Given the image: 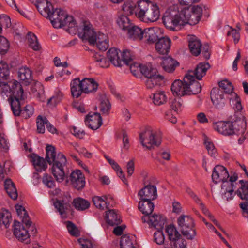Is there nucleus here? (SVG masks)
I'll return each mask as SVG.
<instances>
[{
    "label": "nucleus",
    "mask_w": 248,
    "mask_h": 248,
    "mask_svg": "<svg viewBox=\"0 0 248 248\" xmlns=\"http://www.w3.org/2000/svg\"><path fill=\"white\" fill-rule=\"evenodd\" d=\"M241 187L237 191L238 196L242 200H248V182L243 180H240Z\"/></svg>",
    "instance_id": "c03bdc74"
},
{
    "label": "nucleus",
    "mask_w": 248,
    "mask_h": 248,
    "mask_svg": "<svg viewBox=\"0 0 248 248\" xmlns=\"http://www.w3.org/2000/svg\"><path fill=\"white\" fill-rule=\"evenodd\" d=\"M136 16L144 22L156 21L160 16V11L156 4L147 0L138 1Z\"/></svg>",
    "instance_id": "f03ea898"
},
{
    "label": "nucleus",
    "mask_w": 248,
    "mask_h": 248,
    "mask_svg": "<svg viewBox=\"0 0 248 248\" xmlns=\"http://www.w3.org/2000/svg\"><path fill=\"white\" fill-rule=\"evenodd\" d=\"M141 219L143 223L147 222L156 230H163L166 223V218L160 215L154 214L151 216H143Z\"/></svg>",
    "instance_id": "4468645a"
},
{
    "label": "nucleus",
    "mask_w": 248,
    "mask_h": 248,
    "mask_svg": "<svg viewBox=\"0 0 248 248\" xmlns=\"http://www.w3.org/2000/svg\"><path fill=\"white\" fill-rule=\"evenodd\" d=\"M0 149H2L5 152L9 150V142L6 135L3 133H0Z\"/></svg>",
    "instance_id": "69168bd1"
},
{
    "label": "nucleus",
    "mask_w": 248,
    "mask_h": 248,
    "mask_svg": "<svg viewBox=\"0 0 248 248\" xmlns=\"http://www.w3.org/2000/svg\"><path fill=\"white\" fill-rule=\"evenodd\" d=\"M12 220L10 213L6 212L2 213L0 217V225H3L6 228L9 227L10 223Z\"/></svg>",
    "instance_id": "680f3d73"
},
{
    "label": "nucleus",
    "mask_w": 248,
    "mask_h": 248,
    "mask_svg": "<svg viewBox=\"0 0 248 248\" xmlns=\"http://www.w3.org/2000/svg\"><path fill=\"white\" fill-rule=\"evenodd\" d=\"M36 7L40 14L49 19L55 11L52 3L48 0H36Z\"/></svg>",
    "instance_id": "dca6fc26"
},
{
    "label": "nucleus",
    "mask_w": 248,
    "mask_h": 248,
    "mask_svg": "<svg viewBox=\"0 0 248 248\" xmlns=\"http://www.w3.org/2000/svg\"><path fill=\"white\" fill-rule=\"evenodd\" d=\"M204 144L209 155L212 157H215L217 155V151L212 140L205 137L204 139Z\"/></svg>",
    "instance_id": "de8ad7c7"
},
{
    "label": "nucleus",
    "mask_w": 248,
    "mask_h": 248,
    "mask_svg": "<svg viewBox=\"0 0 248 248\" xmlns=\"http://www.w3.org/2000/svg\"><path fill=\"white\" fill-rule=\"evenodd\" d=\"M140 141L142 145L148 149L152 147L158 146L161 141V137L159 132L146 130L140 135Z\"/></svg>",
    "instance_id": "423d86ee"
},
{
    "label": "nucleus",
    "mask_w": 248,
    "mask_h": 248,
    "mask_svg": "<svg viewBox=\"0 0 248 248\" xmlns=\"http://www.w3.org/2000/svg\"><path fill=\"white\" fill-rule=\"evenodd\" d=\"M10 47L8 40L4 36L0 35V54L1 55L7 53Z\"/></svg>",
    "instance_id": "6e6d98bb"
},
{
    "label": "nucleus",
    "mask_w": 248,
    "mask_h": 248,
    "mask_svg": "<svg viewBox=\"0 0 248 248\" xmlns=\"http://www.w3.org/2000/svg\"><path fill=\"white\" fill-rule=\"evenodd\" d=\"M107 57L111 62L115 66H122V60L119 56V50L111 48L107 52Z\"/></svg>",
    "instance_id": "72a5a7b5"
},
{
    "label": "nucleus",
    "mask_w": 248,
    "mask_h": 248,
    "mask_svg": "<svg viewBox=\"0 0 248 248\" xmlns=\"http://www.w3.org/2000/svg\"><path fill=\"white\" fill-rule=\"evenodd\" d=\"M86 125L92 130H96L102 124L100 114L97 112H90L85 119Z\"/></svg>",
    "instance_id": "a211bd4d"
},
{
    "label": "nucleus",
    "mask_w": 248,
    "mask_h": 248,
    "mask_svg": "<svg viewBox=\"0 0 248 248\" xmlns=\"http://www.w3.org/2000/svg\"><path fill=\"white\" fill-rule=\"evenodd\" d=\"M218 86L219 88L221 89L220 90L223 91L225 95H230L232 97V93H235L233 92L234 88L232 83L227 79L219 82Z\"/></svg>",
    "instance_id": "4c0bfd02"
},
{
    "label": "nucleus",
    "mask_w": 248,
    "mask_h": 248,
    "mask_svg": "<svg viewBox=\"0 0 248 248\" xmlns=\"http://www.w3.org/2000/svg\"><path fill=\"white\" fill-rule=\"evenodd\" d=\"M42 182L49 188H53L55 186V182L53 177L46 173L44 174Z\"/></svg>",
    "instance_id": "052dcab7"
},
{
    "label": "nucleus",
    "mask_w": 248,
    "mask_h": 248,
    "mask_svg": "<svg viewBox=\"0 0 248 248\" xmlns=\"http://www.w3.org/2000/svg\"><path fill=\"white\" fill-rule=\"evenodd\" d=\"M184 80L186 82L187 94H197L201 92L202 85L195 80L194 77L189 73H187L184 78Z\"/></svg>",
    "instance_id": "2eb2a0df"
},
{
    "label": "nucleus",
    "mask_w": 248,
    "mask_h": 248,
    "mask_svg": "<svg viewBox=\"0 0 248 248\" xmlns=\"http://www.w3.org/2000/svg\"><path fill=\"white\" fill-rule=\"evenodd\" d=\"M13 233L18 240L26 244L30 242L29 231L25 228L22 223L16 220L14 222Z\"/></svg>",
    "instance_id": "ddd939ff"
},
{
    "label": "nucleus",
    "mask_w": 248,
    "mask_h": 248,
    "mask_svg": "<svg viewBox=\"0 0 248 248\" xmlns=\"http://www.w3.org/2000/svg\"><path fill=\"white\" fill-rule=\"evenodd\" d=\"M230 101L231 104L233 105L235 113L241 114L243 107L240 97L236 93H233L232 96L230 98Z\"/></svg>",
    "instance_id": "37998d69"
},
{
    "label": "nucleus",
    "mask_w": 248,
    "mask_h": 248,
    "mask_svg": "<svg viewBox=\"0 0 248 248\" xmlns=\"http://www.w3.org/2000/svg\"><path fill=\"white\" fill-rule=\"evenodd\" d=\"M69 205V203L64 200H57L54 202L55 208L62 216L66 214V210H67Z\"/></svg>",
    "instance_id": "3c124183"
},
{
    "label": "nucleus",
    "mask_w": 248,
    "mask_h": 248,
    "mask_svg": "<svg viewBox=\"0 0 248 248\" xmlns=\"http://www.w3.org/2000/svg\"><path fill=\"white\" fill-rule=\"evenodd\" d=\"M153 100L155 105L159 106L167 101V97L164 92L159 91L154 94Z\"/></svg>",
    "instance_id": "8fccbe9b"
},
{
    "label": "nucleus",
    "mask_w": 248,
    "mask_h": 248,
    "mask_svg": "<svg viewBox=\"0 0 248 248\" xmlns=\"http://www.w3.org/2000/svg\"><path fill=\"white\" fill-rule=\"evenodd\" d=\"M154 233V241L158 245H161L164 242L165 237L163 233V230H156Z\"/></svg>",
    "instance_id": "774afa93"
},
{
    "label": "nucleus",
    "mask_w": 248,
    "mask_h": 248,
    "mask_svg": "<svg viewBox=\"0 0 248 248\" xmlns=\"http://www.w3.org/2000/svg\"><path fill=\"white\" fill-rule=\"evenodd\" d=\"M169 104L171 108L175 112H178L181 111L182 106V100L181 98L170 99Z\"/></svg>",
    "instance_id": "e2e57ef3"
},
{
    "label": "nucleus",
    "mask_w": 248,
    "mask_h": 248,
    "mask_svg": "<svg viewBox=\"0 0 248 248\" xmlns=\"http://www.w3.org/2000/svg\"><path fill=\"white\" fill-rule=\"evenodd\" d=\"M232 121H218L213 124L215 130L225 136L232 135Z\"/></svg>",
    "instance_id": "6ab92c4d"
},
{
    "label": "nucleus",
    "mask_w": 248,
    "mask_h": 248,
    "mask_svg": "<svg viewBox=\"0 0 248 248\" xmlns=\"http://www.w3.org/2000/svg\"><path fill=\"white\" fill-rule=\"evenodd\" d=\"M69 180L72 186L78 190H81L85 186V177L80 170L73 171L69 176Z\"/></svg>",
    "instance_id": "f8f14e48"
},
{
    "label": "nucleus",
    "mask_w": 248,
    "mask_h": 248,
    "mask_svg": "<svg viewBox=\"0 0 248 248\" xmlns=\"http://www.w3.org/2000/svg\"><path fill=\"white\" fill-rule=\"evenodd\" d=\"M122 65L123 64L129 65L131 64V62L133 61V56L131 52L127 50L123 51L122 54Z\"/></svg>",
    "instance_id": "bf43d9fd"
},
{
    "label": "nucleus",
    "mask_w": 248,
    "mask_h": 248,
    "mask_svg": "<svg viewBox=\"0 0 248 248\" xmlns=\"http://www.w3.org/2000/svg\"><path fill=\"white\" fill-rule=\"evenodd\" d=\"M46 159L49 165L57 160L55 148L51 145H47L46 148Z\"/></svg>",
    "instance_id": "58836bf2"
},
{
    "label": "nucleus",
    "mask_w": 248,
    "mask_h": 248,
    "mask_svg": "<svg viewBox=\"0 0 248 248\" xmlns=\"http://www.w3.org/2000/svg\"><path fill=\"white\" fill-rule=\"evenodd\" d=\"M27 35L30 46L35 51L39 50L41 46L37 41V37L31 32H29Z\"/></svg>",
    "instance_id": "603ef678"
},
{
    "label": "nucleus",
    "mask_w": 248,
    "mask_h": 248,
    "mask_svg": "<svg viewBox=\"0 0 248 248\" xmlns=\"http://www.w3.org/2000/svg\"><path fill=\"white\" fill-rule=\"evenodd\" d=\"M15 209L16 210L18 216L22 218V222L25 224L30 225L31 220L25 208L22 205L16 204L15 205Z\"/></svg>",
    "instance_id": "ea45409f"
},
{
    "label": "nucleus",
    "mask_w": 248,
    "mask_h": 248,
    "mask_svg": "<svg viewBox=\"0 0 248 248\" xmlns=\"http://www.w3.org/2000/svg\"><path fill=\"white\" fill-rule=\"evenodd\" d=\"M154 204L151 200L140 199L139 202L138 208L139 210L144 214L145 216H148L154 211Z\"/></svg>",
    "instance_id": "c756f323"
},
{
    "label": "nucleus",
    "mask_w": 248,
    "mask_h": 248,
    "mask_svg": "<svg viewBox=\"0 0 248 248\" xmlns=\"http://www.w3.org/2000/svg\"><path fill=\"white\" fill-rule=\"evenodd\" d=\"M66 163L67 160L65 155L63 154L59 153L57 155V160L52 163L51 172L58 182H62L66 177V174L64 170Z\"/></svg>",
    "instance_id": "6e6552de"
},
{
    "label": "nucleus",
    "mask_w": 248,
    "mask_h": 248,
    "mask_svg": "<svg viewBox=\"0 0 248 248\" xmlns=\"http://www.w3.org/2000/svg\"><path fill=\"white\" fill-rule=\"evenodd\" d=\"M229 177V173L226 168L224 166L217 165L214 167L212 174V180L215 184H217L220 182H222V189H224L226 186V185L228 184L229 183L227 180Z\"/></svg>",
    "instance_id": "9d476101"
},
{
    "label": "nucleus",
    "mask_w": 248,
    "mask_h": 248,
    "mask_svg": "<svg viewBox=\"0 0 248 248\" xmlns=\"http://www.w3.org/2000/svg\"><path fill=\"white\" fill-rule=\"evenodd\" d=\"M66 15L65 11L61 9H56L50 18L53 26L55 28L62 27Z\"/></svg>",
    "instance_id": "5701e85b"
},
{
    "label": "nucleus",
    "mask_w": 248,
    "mask_h": 248,
    "mask_svg": "<svg viewBox=\"0 0 248 248\" xmlns=\"http://www.w3.org/2000/svg\"><path fill=\"white\" fill-rule=\"evenodd\" d=\"M67 26L69 28H74L76 26V22L73 16H69L67 14L65 17L64 20L63 22L62 26Z\"/></svg>",
    "instance_id": "338daca9"
},
{
    "label": "nucleus",
    "mask_w": 248,
    "mask_h": 248,
    "mask_svg": "<svg viewBox=\"0 0 248 248\" xmlns=\"http://www.w3.org/2000/svg\"><path fill=\"white\" fill-rule=\"evenodd\" d=\"M135 236L123 235L120 240L121 248H135Z\"/></svg>",
    "instance_id": "a19ab883"
},
{
    "label": "nucleus",
    "mask_w": 248,
    "mask_h": 248,
    "mask_svg": "<svg viewBox=\"0 0 248 248\" xmlns=\"http://www.w3.org/2000/svg\"><path fill=\"white\" fill-rule=\"evenodd\" d=\"M117 23L119 27L123 30H127L132 26L129 19L127 16L124 15L119 17Z\"/></svg>",
    "instance_id": "864d4df0"
},
{
    "label": "nucleus",
    "mask_w": 248,
    "mask_h": 248,
    "mask_svg": "<svg viewBox=\"0 0 248 248\" xmlns=\"http://www.w3.org/2000/svg\"><path fill=\"white\" fill-rule=\"evenodd\" d=\"M113 198L110 195H104L102 197L94 196L93 198L94 205L96 208L101 210L108 209L112 205L110 202H113Z\"/></svg>",
    "instance_id": "aec40b11"
},
{
    "label": "nucleus",
    "mask_w": 248,
    "mask_h": 248,
    "mask_svg": "<svg viewBox=\"0 0 248 248\" xmlns=\"http://www.w3.org/2000/svg\"><path fill=\"white\" fill-rule=\"evenodd\" d=\"M79 35L82 38L88 40L90 43H93V41L95 40V33L91 28L90 24H84Z\"/></svg>",
    "instance_id": "f704fd0d"
},
{
    "label": "nucleus",
    "mask_w": 248,
    "mask_h": 248,
    "mask_svg": "<svg viewBox=\"0 0 248 248\" xmlns=\"http://www.w3.org/2000/svg\"><path fill=\"white\" fill-rule=\"evenodd\" d=\"M177 223L183 235L188 239H192L196 235L193 219L188 216L181 215Z\"/></svg>",
    "instance_id": "1a4fd4ad"
},
{
    "label": "nucleus",
    "mask_w": 248,
    "mask_h": 248,
    "mask_svg": "<svg viewBox=\"0 0 248 248\" xmlns=\"http://www.w3.org/2000/svg\"><path fill=\"white\" fill-rule=\"evenodd\" d=\"M229 28V31L227 33V36H232L233 39V41L235 44H237L240 39V33L239 31H237L236 29L232 28V26H228Z\"/></svg>",
    "instance_id": "13d9d810"
},
{
    "label": "nucleus",
    "mask_w": 248,
    "mask_h": 248,
    "mask_svg": "<svg viewBox=\"0 0 248 248\" xmlns=\"http://www.w3.org/2000/svg\"><path fill=\"white\" fill-rule=\"evenodd\" d=\"M4 189L8 196L12 199H17L18 193L16 186L12 180L6 179L4 183Z\"/></svg>",
    "instance_id": "473e14b6"
},
{
    "label": "nucleus",
    "mask_w": 248,
    "mask_h": 248,
    "mask_svg": "<svg viewBox=\"0 0 248 248\" xmlns=\"http://www.w3.org/2000/svg\"><path fill=\"white\" fill-rule=\"evenodd\" d=\"M228 95H225L218 88H213L211 91V99L214 106L218 109H222L225 106L227 99H230Z\"/></svg>",
    "instance_id": "9b49d317"
},
{
    "label": "nucleus",
    "mask_w": 248,
    "mask_h": 248,
    "mask_svg": "<svg viewBox=\"0 0 248 248\" xmlns=\"http://www.w3.org/2000/svg\"><path fill=\"white\" fill-rule=\"evenodd\" d=\"M47 119L45 116L38 115L36 120L37 131L38 133L43 134L45 132V125H46Z\"/></svg>",
    "instance_id": "09e8293b"
},
{
    "label": "nucleus",
    "mask_w": 248,
    "mask_h": 248,
    "mask_svg": "<svg viewBox=\"0 0 248 248\" xmlns=\"http://www.w3.org/2000/svg\"><path fill=\"white\" fill-rule=\"evenodd\" d=\"M162 61L161 65L164 70L168 73H172L177 66L179 65V62L170 56L162 57Z\"/></svg>",
    "instance_id": "c85d7f7f"
},
{
    "label": "nucleus",
    "mask_w": 248,
    "mask_h": 248,
    "mask_svg": "<svg viewBox=\"0 0 248 248\" xmlns=\"http://www.w3.org/2000/svg\"><path fill=\"white\" fill-rule=\"evenodd\" d=\"M187 88L186 82L176 79L172 83L171 90L174 96H183L187 94Z\"/></svg>",
    "instance_id": "b1692460"
},
{
    "label": "nucleus",
    "mask_w": 248,
    "mask_h": 248,
    "mask_svg": "<svg viewBox=\"0 0 248 248\" xmlns=\"http://www.w3.org/2000/svg\"><path fill=\"white\" fill-rule=\"evenodd\" d=\"M0 93L3 97H8L7 100L14 116L28 119L34 114V109L32 105L28 104L22 107L25 97L23 88L17 80L10 81L9 83L0 82Z\"/></svg>",
    "instance_id": "f257e3e1"
},
{
    "label": "nucleus",
    "mask_w": 248,
    "mask_h": 248,
    "mask_svg": "<svg viewBox=\"0 0 248 248\" xmlns=\"http://www.w3.org/2000/svg\"><path fill=\"white\" fill-rule=\"evenodd\" d=\"M165 231L168 235L171 247L165 245L162 248H186V241L182 237L173 225L167 226Z\"/></svg>",
    "instance_id": "0eeeda50"
},
{
    "label": "nucleus",
    "mask_w": 248,
    "mask_h": 248,
    "mask_svg": "<svg viewBox=\"0 0 248 248\" xmlns=\"http://www.w3.org/2000/svg\"><path fill=\"white\" fill-rule=\"evenodd\" d=\"M18 78L23 83L27 85L30 84L32 80V72L27 67H23L18 70Z\"/></svg>",
    "instance_id": "2f4dec72"
},
{
    "label": "nucleus",
    "mask_w": 248,
    "mask_h": 248,
    "mask_svg": "<svg viewBox=\"0 0 248 248\" xmlns=\"http://www.w3.org/2000/svg\"><path fill=\"white\" fill-rule=\"evenodd\" d=\"M171 46V40L168 37H161L158 39L155 45L156 51L160 54H167Z\"/></svg>",
    "instance_id": "393cba45"
},
{
    "label": "nucleus",
    "mask_w": 248,
    "mask_h": 248,
    "mask_svg": "<svg viewBox=\"0 0 248 248\" xmlns=\"http://www.w3.org/2000/svg\"><path fill=\"white\" fill-rule=\"evenodd\" d=\"M138 195L140 199L155 200L157 197L156 187L154 185L148 184L139 191Z\"/></svg>",
    "instance_id": "f3484780"
},
{
    "label": "nucleus",
    "mask_w": 248,
    "mask_h": 248,
    "mask_svg": "<svg viewBox=\"0 0 248 248\" xmlns=\"http://www.w3.org/2000/svg\"><path fill=\"white\" fill-rule=\"evenodd\" d=\"M29 157L37 171L42 172L47 168V163L43 157H40L34 153L31 154Z\"/></svg>",
    "instance_id": "a878e982"
},
{
    "label": "nucleus",
    "mask_w": 248,
    "mask_h": 248,
    "mask_svg": "<svg viewBox=\"0 0 248 248\" xmlns=\"http://www.w3.org/2000/svg\"><path fill=\"white\" fill-rule=\"evenodd\" d=\"M9 66L7 63L1 61L0 62V82H2L1 80H7L9 77ZM15 80L13 79L12 80L9 81L8 82H5L7 83H9V82L12 81H14Z\"/></svg>",
    "instance_id": "a18cd8bd"
},
{
    "label": "nucleus",
    "mask_w": 248,
    "mask_h": 248,
    "mask_svg": "<svg viewBox=\"0 0 248 248\" xmlns=\"http://www.w3.org/2000/svg\"><path fill=\"white\" fill-rule=\"evenodd\" d=\"M181 14L183 15L184 25L189 24L194 25L201 20L199 16L192 13L188 6L181 8Z\"/></svg>",
    "instance_id": "412c9836"
},
{
    "label": "nucleus",
    "mask_w": 248,
    "mask_h": 248,
    "mask_svg": "<svg viewBox=\"0 0 248 248\" xmlns=\"http://www.w3.org/2000/svg\"><path fill=\"white\" fill-rule=\"evenodd\" d=\"M233 184L231 183H228L227 186L223 189H224V193L223 195V198L226 199L227 201L231 200L233 197L234 190L233 189Z\"/></svg>",
    "instance_id": "4d7b16f0"
},
{
    "label": "nucleus",
    "mask_w": 248,
    "mask_h": 248,
    "mask_svg": "<svg viewBox=\"0 0 248 248\" xmlns=\"http://www.w3.org/2000/svg\"><path fill=\"white\" fill-rule=\"evenodd\" d=\"M210 67V65L208 62H201L197 65L194 71H188L187 73L192 75L194 78L200 80L206 75L207 70Z\"/></svg>",
    "instance_id": "bb28decb"
},
{
    "label": "nucleus",
    "mask_w": 248,
    "mask_h": 248,
    "mask_svg": "<svg viewBox=\"0 0 248 248\" xmlns=\"http://www.w3.org/2000/svg\"><path fill=\"white\" fill-rule=\"evenodd\" d=\"M105 220L108 225L112 226L118 225L122 222L121 217L114 209H109L106 212Z\"/></svg>",
    "instance_id": "cd10ccee"
},
{
    "label": "nucleus",
    "mask_w": 248,
    "mask_h": 248,
    "mask_svg": "<svg viewBox=\"0 0 248 248\" xmlns=\"http://www.w3.org/2000/svg\"><path fill=\"white\" fill-rule=\"evenodd\" d=\"M144 37L146 39L147 42L150 44L157 42L158 39H159L155 32L154 29L151 28L144 29Z\"/></svg>",
    "instance_id": "49530a36"
},
{
    "label": "nucleus",
    "mask_w": 248,
    "mask_h": 248,
    "mask_svg": "<svg viewBox=\"0 0 248 248\" xmlns=\"http://www.w3.org/2000/svg\"><path fill=\"white\" fill-rule=\"evenodd\" d=\"M127 35L129 39L133 40H140L144 37V30L137 26H131L127 30Z\"/></svg>",
    "instance_id": "7c9ffc66"
},
{
    "label": "nucleus",
    "mask_w": 248,
    "mask_h": 248,
    "mask_svg": "<svg viewBox=\"0 0 248 248\" xmlns=\"http://www.w3.org/2000/svg\"><path fill=\"white\" fill-rule=\"evenodd\" d=\"M111 167L116 171L118 176L121 178L123 183L128 185L127 181L120 165L117 162H115L114 164H112Z\"/></svg>",
    "instance_id": "0e129e2a"
},
{
    "label": "nucleus",
    "mask_w": 248,
    "mask_h": 248,
    "mask_svg": "<svg viewBox=\"0 0 248 248\" xmlns=\"http://www.w3.org/2000/svg\"><path fill=\"white\" fill-rule=\"evenodd\" d=\"M98 86V83L93 78H84L80 80L76 78L71 82V93L73 97L78 98L82 93H89L95 92Z\"/></svg>",
    "instance_id": "7ed1b4c3"
},
{
    "label": "nucleus",
    "mask_w": 248,
    "mask_h": 248,
    "mask_svg": "<svg viewBox=\"0 0 248 248\" xmlns=\"http://www.w3.org/2000/svg\"><path fill=\"white\" fill-rule=\"evenodd\" d=\"M162 21L165 27L170 31H177L181 26H184L181 7L177 9L174 8H168L162 17Z\"/></svg>",
    "instance_id": "20e7f679"
},
{
    "label": "nucleus",
    "mask_w": 248,
    "mask_h": 248,
    "mask_svg": "<svg viewBox=\"0 0 248 248\" xmlns=\"http://www.w3.org/2000/svg\"><path fill=\"white\" fill-rule=\"evenodd\" d=\"M187 39L190 52L195 56H198L202 51L201 41L194 35H189Z\"/></svg>",
    "instance_id": "4be33fe9"
},
{
    "label": "nucleus",
    "mask_w": 248,
    "mask_h": 248,
    "mask_svg": "<svg viewBox=\"0 0 248 248\" xmlns=\"http://www.w3.org/2000/svg\"><path fill=\"white\" fill-rule=\"evenodd\" d=\"M66 228L69 234L75 237H78L80 232L76 226L71 221H67L65 222Z\"/></svg>",
    "instance_id": "5fc2aeb1"
},
{
    "label": "nucleus",
    "mask_w": 248,
    "mask_h": 248,
    "mask_svg": "<svg viewBox=\"0 0 248 248\" xmlns=\"http://www.w3.org/2000/svg\"><path fill=\"white\" fill-rule=\"evenodd\" d=\"M232 135H241L243 134L246 130V124L243 121L241 120L232 121Z\"/></svg>",
    "instance_id": "e433bc0d"
},
{
    "label": "nucleus",
    "mask_w": 248,
    "mask_h": 248,
    "mask_svg": "<svg viewBox=\"0 0 248 248\" xmlns=\"http://www.w3.org/2000/svg\"><path fill=\"white\" fill-rule=\"evenodd\" d=\"M138 6V2L137 4H135L132 1H126L125 2L123 6L122 10L124 13L127 16L132 15L133 14L136 16V13L137 12L136 10Z\"/></svg>",
    "instance_id": "79ce46f5"
},
{
    "label": "nucleus",
    "mask_w": 248,
    "mask_h": 248,
    "mask_svg": "<svg viewBox=\"0 0 248 248\" xmlns=\"http://www.w3.org/2000/svg\"><path fill=\"white\" fill-rule=\"evenodd\" d=\"M72 204L75 208L78 211H84L88 209L90 206V202L81 197L74 199Z\"/></svg>",
    "instance_id": "c9c22d12"
},
{
    "label": "nucleus",
    "mask_w": 248,
    "mask_h": 248,
    "mask_svg": "<svg viewBox=\"0 0 248 248\" xmlns=\"http://www.w3.org/2000/svg\"><path fill=\"white\" fill-rule=\"evenodd\" d=\"M141 73L147 78L146 86L147 88L152 89L156 85H160L164 78L157 74V69L143 65L140 67Z\"/></svg>",
    "instance_id": "39448f33"
}]
</instances>
